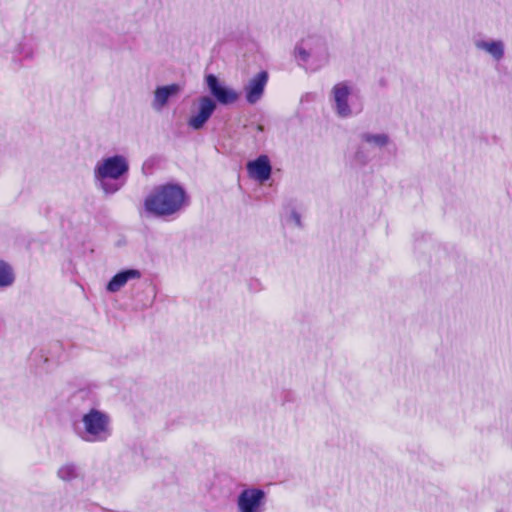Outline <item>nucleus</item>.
Returning a JSON list of instances; mask_svg holds the SVG:
<instances>
[{"instance_id":"9","label":"nucleus","mask_w":512,"mask_h":512,"mask_svg":"<svg viewBox=\"0 0 512 512\" xmlns=\"http://www.w3.org/2000/svg\"><path fill=\"white\" fill-rule=\"evenodd\" d=\"M268 81V73L261 71L255 74L244 86L245 97L248 103L255 104L258 102Z\"/></svg>"},{"instance_id":"12","label":"nucleus","mask_w":512,"mask_h":512,"mask_svg":"<svg viewBox=\"0 0 512 512\" xmlns=\"http://www.w3.org/2000/svg\"><path fill=\"white\" fill-rule=\"evenodd\" d=\"M141 277V273L137 269H128L117 273L107 284V291L116 293L120 291L128 281L137 280Z\"/></svg>"},{"instance_id":"15","label":"nucleus","mask_w":512,"mask_h":512,"mask_svg":"<svg viewBox=\"0 0 512 512\" xmlns=\"http://www.w3.org/2000/svg\"><path fill=\"white\" fill-rule=\"evenodd\" d=\"M14 281V274L11 266L0 261V287L10 286Z\"/></svg>"},{"instance_id":"11","label":"nucleus","mask_w":512,"mask_h":512,"mask_svg":"<svg viewBox=\"0 0 512 512\" xmlns=\"http://www.w3.org/2000/svg\"><path fill=\"white\" fill-rule=\"evenodd\" d=\"M247 170L250 177L264 182L270 178L271 165L267 156L262 155L254 161L247 164Z\"/></svg>"},{"instance_id":"1","label":"nucleus","mask_w":512,"mask_h":512,"mask_svg":"<svg viewBox=\"0 0 512 512\" xmlns=\"http://www.w3.org/2000/svg\"><path fill=\"white\" fill-rule=\"evenodd\" d=\"M129 171V161L124 155L101 158L94 167V178L105 194H114L124 185V177Z\"/></svg>"},{"instance_id":"6","label":"nucleus","mask_w":512,"mask_h":512,"mask_svg":"<svg viewBox=\"0 0 512 512\" xmlns=\"http://www.w3.org/2000/svg\"><path fill=\"white\" fill-rule=\"evenodd\" d=\"M205 82L210 93L220 104L229 105L238 101L239 93L233 88L226 86L215 75H207Z\"/></svg>"},{"instance_id":"2","label":"nucleus","mask_w":512,"mask_h":512,"mask_svg":"<svg viewBox=\"0 0 512 512\" xmlns=\"http://www.w3.org/2000/svg\"><path fill=\"white\" fill-rule=\"evenodd\" d=\"M186 204L185 191L178 185L166 184L153 189L144 202L145 210L155 216H170Z\"/></svg>"},{"instance_id":"10","label":"nucleus","mask_w":512,"mask_h":512,"mask_svg":"<svg viewBox=\"0 0 512 512\" xmlns=\"http://www.w3.org/2000/svg\"><path fill=\"white\" fill-rule=\"evenodd\" d=\"M474 46L491 56L494 61L499 62L504 58L505 44L500 39L478 38L474 41Z\"/></svg>"},{"instance_id":"3","label":"nucleus","mask_w":512,"mask_h":512,"mask_svg":"<svg viewBox=\"0 0 512 512\" xmlns=\"http://www.w3.org/2000/svg\"><path fill=\"white\" fill-rule=\"evenodd\" d=\"M77 431L86 442H104L112 434L111 419L103 411L90 409L82 416Z\"/></svg>"},{"instance_id":"16","label":"nucleus","mask_w":512,"mask_h":512,"mask_svg":"<svg viewBox=\"0 0 512 512\" xmlns=\"http://www.w3.org/2000/svg\"><path fill=\"white\" fill-rule=\"evenodd\" d=\"M362 140L367 144L377 147H384L389 142V138L386 134L365 133L362 135Z\"/></svg>"},{"instance_id":"4","label":"nucleus","mask_w":512,"mask_h":512,"mask_svg":"<svg viewBox=\"0 0 512 512\" xmlns=\"http://www.w3.org/2000/svg\"><path fill=\"white\" fill-rule=\"evenodd\" d=\"M358 98L355 87L345 81L335 84L330 91L332 109L341 118L351 117L360 110Z\"/></svg>"},{"instance_id":"13","label":"nucleus","mask_w":512,"mask_h":512,"mask_svg":"<svg viewBox=\"0 0 512 512\" xmlns=\"http://www.w3.org/2000/svg\"><path fill=\"white\" fill-rule=\"evenodd\" d=\"M312 65L320 67L328 63L330 58L329 47L326 42L317 39L311 42Z\"/></svg>"},{"instance_id":"7","label":"nucleus","mask_w":512,"mask_h":512,"mask_svg":"<svg viewBox=\"0 0 512 512\" xmlns=\"http://www.w3.org/2000/svg\"><path fill=\"white\" fill-rule=\"evenodd\" d=\"M265 492L261 489L243 490L237 499L239 512H262L265 504Z\"/></svg>"},{"instance_id":"8","label":"nucleus","mask_w":512,"mask_h":512,"mask_svg":"<svg viewBox=\"0 0 512 512\" xmlns=\"http://www.w3.org/2000/svg\"><path fill=\"white\" fill-rule=\"evenodd\" d=\"M182 91L180 84L172 83L169 85L157 86L152 95L151 107L156 112L165 109L172 98L177 97Z\"/></svg>"},{"instance_id":"14","label":"nucleus","mask_w":512,"mask_h":512,"mask_svg":"<svg viewBox=\"0 0 512 512\" xmlns=\"http://www.w3.org/2000/svg\"><path fill=\"white\" fill-rule=\"evenodd\" d=\"M81 476L80 469L73 462H65L57 469V477L63 482H71Z\"/></svg>"},{"instance_id":"5","label":"nucleus","mask_w":512,"mask_h":512,"mask_svg":"<svg viewBox=\"0 0 512 512\" xmlns=\"http://www.w3.org/2000/svg\"><path fill=\"white\" fill-rule=\"evenodd\" d=\"M216 109V101L209 96L198 98L192 106L187 124L194 130L201 129Z\"/></svg>"},{"instance_id":"18","label":"nucleus","mask_w":512,"mask_h":512,"mask_svg":"<svg viewBox=\"0 0 512 512\" xmlns=\"http://www.w3.org/2000/svg\"><path fill=\"white\" fill-rule=\"evenodd\" d=\"M295 56L299 61L312 65L311 44L308 48L303 45L297 46L295 49Z\"/></svg>"},{"instance_id":"17","label":"nucleus","mask_w":512,"mask_h":512,"mask_svg":"<svg viewBox=\"0 0 512 512\" xmlns=\"http://www.w3.org/2000/svg\"><path fill=\"white\" fill-rule=\"evenodd\" d=\"M285 221L288 225L300 227L301 226V215L294 207H287L285 212Z\"/></svg>"}]
</instances>
